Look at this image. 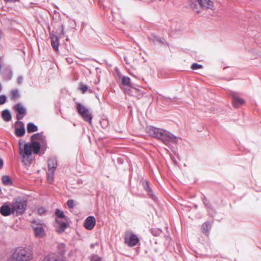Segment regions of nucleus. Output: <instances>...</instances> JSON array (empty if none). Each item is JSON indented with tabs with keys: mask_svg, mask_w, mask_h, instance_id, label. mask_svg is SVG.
<instances>
[{
	"mask_svg": "<svg viewBox=\"0 0 261 261\" xmlns=\"http://www.w3.org/2000/svg\"><path fill=\"white\" fill-rule=\"evenodd\" d=\"M32 251L25 247H17L12 252L9 261H30L33 258Z\"/></svg>",
	"mask_w": 261,
	"mask_h": 261,
	"instance_id": "nucleus-1",
	"label": "nucleus"
},
{
	"mask_svg": "<svg viewBox=\"0 0 261 261\" xmlns=\"http://www.w3.org/2000/svg\"><path fill=\"white\" fill-rule=\"evenodd\" d=\"M160 134L158 139L161 140L166 145H170L171 143H176L177 141V138L175 136L165 129H163Z\"/></svg>",
	"mask_w": 261,
	"mask_h": 261,
	"instance_id": "nucleus-2",
	"label": "nucleus"
},
{
	"mask_svg": "<svg viewBox=\"0 0 261 261\" xmlns=\"http://www.w3.org/2000/svg\"><path fill=\"white\" fill-rule=\"evenodd\" d=\"M76 104V109L79 114L83 117L85 121H88L91 124L92 116L89 110L80 102H77Z\"/></svg>",
	"mask_w": 261,
	"mask_h": 261,
	"instance_id": "nucleus-3",
	"label": "nucleus"
},
{
	"mask_svg": "<svg viewBox=\"0 0 261 261\" xmlns=\"http://www.w3.org/2000/svg\"><path fill=\"white\" fill-rule=\"evenodd\" d=\"M13 213L17 215H21L24 213L27 206L25 201L16 200L12 204Z\"/></svg>",
	"mask_w": 261,
	"mask_h": 261,
	"instance_id": "nucleus-4",
	"label": "nucleus"
},
{
	"mask_svg": "<svg viewBox=\"0 0 261 261\" xmlns=\"http://www.w3.org/2000/svg\"><path fill=\"white\" fill-rule=\"evenodd\" d=\"M139 241L138 237L132 232L127 233L125 235L124 242L129 247L136 245Z\"/></svg>",
	"mask_w": 261,
	"mask_h": 261,
	"instance_id": "nucleus-5",
	"label": "nucleus"
},
{
	"mask_svg": "<svg viewBox=\"0 0 261 261\" xmlns=\"http://www.w3.org/2000/svg\"><path fill=\"white\" fill-rule=\"evenodd\" d=\"M146 133L151 137L158 139L163 129L155 127L152 126H148L145 128Z\"/></svg>",
	"mask_w": 261,
	"mask_h": 261,
	"instance_id": "nucleus-6",
	"label": "nucleus"
},
{
	"mask_svg": "<svg viewBox=\"0 0 261 261\" xmlns=\"http://www.w3.org/2000/svg\"><path fill=\"white\" fill-rule=\"evenodd\" d=\"M16 126L15 128V134L17 137H21L25 134V127L23 123L21 121H17L15 122Z\"/></svg>",
	"mask_w": 261,
	"mask_h": 261,
	"instance_id": "nucleus-7",
	"label": "nucleus"
},
{
	"mask_svg": "<svg viewBox=\"0 0 261 261\" xmlns=\"http://www.w3.org/2000/svg\"><path fill=\"white\" fill-rule=\"evenodd\" d=\"M14 109L17 112L16 118L18 120L22 119L24 115L26 114L25 109L20 103L15 105L14 106Z\"/></svg>",
	"mask_w": 261,
	"mask_h": 261,
	"instance_id": "nucleus-8",
	"label": "nucleus"
},
{
	"mask_svg": "<svg viewBox=\"0 0 261 261\" xmlns=\"http://www.w3.org/2000/svg\"><path fill=\"white\" fill-rule=\"evenodd\" d=\"M96 224V219L93 216L88 217L84 222L85 227L89 230H92Z\"/></svg>",
	"mask_w": 261,
	"mask_h": 261,
	"instance_id": "nucleus-9",
	"label": "nucleus"
},
{
	"mask_svg": "<svg viewBox=\"0 0 261 261\" xmlns=\"http://www.w3.org/2000/svg\"><path fill=\"white\" fill-rule=\"evenodd\" d=\"M49 35L51 39V45L56 51L58 52L60 44L59 39L58 37L55 34L49 33Z\"/></svg>",
	"mask_w": 261,
	"mask_h": 261,
	"instance_id": "nucleus-10",
	"label": "nucleus"
},
{
	"mask_svg": "<svg viewBox=\"0 0 261 261\" xmlns=\"http://www.w3.org/2000/svg\"><path fill=\"white\" fill-rule=\"evenodd\" d=\"M0 213L4 216H8L14 214L12 205L10 207L7 204H3L0 208Z\"/></svg>",
	"mask_w": 261,
	"mask_h": 261,
	"instance_id": "nucleus-11",
	"label": "nucleus"
},
{
	"mask_svg": "<svg viewBox=\"0 0 261 261\" xmlns=\"http://www.w3.org/2000/svg\"><path fill=\"white\" fill-rule=\"evenodd\" d=\"M68 222H62V221L58 219H56V223L57 225L56 226V231L59 233H61L63 232L65 229L67 228L68 226Z\"/></svg>",
	"mask_w": 261,
	"mask_h": 261,
	"instance_id": "nucleus-12",
	"label": "nucleus"
},
{
	"mask_svg": "<svg viewBox=\"0 0 261 261\" xmlns=\"http://www.w3.org/2000/svg\"><path fill=\"white\" fill-rule=\"evenodd\" d=\"M232 100L233 107L236 108H239L245 102L244 99L240 98L234 93L232 94Z\"/></svg>",
	"mask_w": 261,
	"mask_h": 261,
	"instance_id": "nucleus-13",
	"label": "nucleus"
},
{
	"mask_svg": "<svg viewBox=\"0 0 261 261\" xmlns=\"http://www.w3.org/2000/svg\"><path fill=\"white\" fill-rule=\"evenodd\" d=\"M32 140L34 141H37L40 143L44 144L46 143L45 137L43 135V133H38L33 135L31 137Z\"/></svg>",
	"mask_w": 261,
	"mask_h": 261,
	"instance_id": "nucleus-14",
	"label": "nucleus"
},
{
	"mask_svg": "<svg viewBox=\"0 0 261 261\" xmlns=\"http://www.w3.org/2000/svg\"><path fill=\"white\" fill-rule=\"evenodd\" d=\"M34 231L37 238H43L45 235V231L42 224L34 227Z\"/></svg>",
	"mask_w": 261,
	"mask_h": 261,
	"instance_id": "nucleus-15",
	"label": "nucleus"
},
{
	"mask_svg": "<svg viewBox=\"0 0 261 261\" xmlns=\"http://www.w3.org/2000/svg\"><path fill=\"white\" fill-rule=\"evenodd\" d=\"M200 6L205 9H212L213 3L211 0H196Z\"/></svg>",
	"mask_w": 261,
	"mask_h": 261,
	"instance_id": "nucleus-16",
	"label": "nucleus"
},
{
	"mask_svg": "<svg viewBox=\"0 0 261 261\" xmlns=\"http://www.w3.org/2000/svg\"><path fill=\"white\" fill-rule=\"evenodd\" d=\"M19 153L20 155H31L32 154V148L30 145L25 144L24 145L23 150L19 147Z\"/></svg>",
	"mask_w": 261,
	"mask_h": 261,
	"instance_id": "nucleus-17",
	"label": "nucleus"
},
{
	"mask_svg": "<svg viewBox=\"0 0 261 261\" xmlns=\"http://www.w3.org/2000/svg\"><path fill=\"white\" fill-rule=\"evenodd\" d=\"M44 261H65V260L55 254H50L45 257Z\"/></svg>",
	"mask_w": 261,
	"mask_h": 261,
	"instance_id": "nucleus-18",
	"label": "nucleus"
},
{
	"mask_svg": "<svg viewBox=\"0 0 261 261\" xmlns=\"http://www.w3.org/2000/svg\"><path fill=\"white\" fill-rule=\"evenodd\" d=\"M212 223L211 222H206L204 223L201 226V230L203 233L208 236L210 233V230L212 227Z\"/></svg>",
	"mask_w": 261,
	"mask_h": 261,
	"instance_id": "nucleus-19",
	"label": "nucleus"
},
{
	"mask_svg": "<svg viewBox=\"0 0 261 261\" xmlns=\"http://www.w3.org/2000/svg\"><path fill=\"white\" fill-rule=\"evenodd\" d=\"M57 166V161L56 158H52L48 161V169H54L55 171Z\"/></svg>",
	"mask_w": 261,
	"mask_h": 261,
	"instance_id": "nucleus-20",
	"label": "nucleus"
},
{
	"mask_svg": "<svg viewBox=\"0 0 261 261\" xmlns=\"http://www.w3.org/2000/svg\"><path fill=\"white\" fill-rule=\"evenodd\" d=\"M2 117L6 122H9L11 119V114L8 110L2 111Z\"/></svg>",
	"mask_w": 261,
	"mask_h": 261,
	"instance_id": "nucleus-21",
	"label": "nucleus"
},
{
	"mask_svg": "<svg viewBox=\"0 0 261 261\" xmlns=\"http://www.w3.org/2000/svg\"><path fill=\"white\" fill-rule=\"evenodd\" d=\"M55 215L57 217L56 219H59V218H63L65 221L68 222V218L65 215L63 211L57 209L56 210Z\"/></svg>",
	"mask_w": 261,
	"mask_h": 261,
	"instance_id": "nucleus-22",
	"label": "nucleus"
},
{
	"mask_svg": "<svg viewBox=\"0 0 261 261\" xmlns=\"http://www.w3.org/2000/svg\"><path fill=\"white\" fill-rule=\"evenodd\" d=\"M27 129L28 133H32L37 132L38 130V127L33 123L29 122L27 124Z\"/></svg>",
	"mask_w": 261,
	"mask_h": 261,
	"instance_id": "nucleus-23",
	"label": "nucleus"
},
{
	"mask_svg": "<svg viewBox=\"0 0 261 261\" xmlns=\"http://www.w3.org/2000/svg\"><path fill=\"white\" fill-rule=\"evenodd\" d=\"M31 146V148L33 150L34 153H38L40 149V143L37 141H34L32 143Z\"/></svg>",
	"mask_w": 261,
	"mask_h": 261,
	"instance_id": "nucleus-24",
	"label": "nucleus"
},
{
	"mask_svg": "<svg viewBox=\"0 0 261 261\" xmlns=\"http://www.w3.org/2000/svg\"><path fill=\"white\" fill-rule=\"evenodd\" d=\"M55 171L54 169H48L47 172V181L49 184L52 183L54 177Z\"/></svg>",
	"mask_w": 261,
	"mask_h": 261,
	"instance_id": "nucleus-25",
	"label": "nucleus"
},
{
	"mask_svg": "<svg viewBox=\"0 0 261 261\" xmlns=\"http://www.w3.org/2000/svg\"><path fill=\"white\" fill-rule=\"evenodd\" d=\"M122 84L128 87H132V83L130 82V79L129 77L124 76L122 78Z\"/></svg>",
	"mask_w": 261,
	"mask_h": 261,
	"instance_id": "nucleus-26",
	"label": "nucleus"
},
{
	"mask_svg": "<svg viewBox=\"0 0 261 261\" xmlns=\"http://www.w3.org/2000/svg\"><path fill=\"white\" fill-rule=\"evenodd\" d=\"M22 157V162L26 166L31 164V160L30 159L31 155H21Z\"/></svg>",
	"mask_w": 261,
	"mask_h": 261,
	"instance_id": "nucleus-27",
	"label": "nucleus"
},
{
	"mask_svg": "<svg viewBox=\"0 0 261 261\" xmlns=\"http://www.w3.org/2000/svg\"><path fill=\"white\" fill-rule=\"evenodd\" d=\"M2 181L5 185H10L12 184V180L10 177L8 175L3 176Z\"/></svg>",
	"mask_w": 261,
	"mask_h": 261,
	"instance_id": "nucleus-28",
	"label": "nucleus"
},
{
	"mask_svg": "<svg viewBox=\"0 0 261 261\" xmlns=\"http://www.w3.org/2000/svg\"><path fill=\"white\" fill-rule=\"evenodd\" d=\"M19 91L17 89L12 90L11 92V99L14 100L17 97H19Z\"/></svg>",
	"mask_w": 261,
	"mask_h": 261,
	"instance_id": "nucleus-29",
	"label": "nucleus"
},
{
	"mask_svg": "<svg viewBox=\"0 0 261 261\" xmlns=\"http://www.w3.org/2000/svg\"><path fill=\"white\" fill-rule=\"evenodd\" d=\"M145 191L147 193L148 195L150 198L154 200H156V196L154 195L152 189L150 186L148 187V188L146 189Z\"/></svg>",
	"mask_w": 261,
	"mask_h": 261,
	"instance_id": "nucleus-30",
	"label": "nucleus"
},
{
	"mask_svg": "<svg viewBox=\"0 0 261 261\" xmlns=\"http://www.w3.org/2000/svg\"><path fill=\"white\" fill-rule=\"evenodd\" d=\"M80 89L82 91L83 93H85L87 90H88L90 93L92 92V91L90 89H89V87L85 85H81Z\"/></svg>",
	"mask_w": 261,
	"mask_h": 261,
	"instance_id": "nucleus-31",
	"label": "nucleus"
},
{
	"mask_svg": "<svg viewBox=\"0 0 261 261\" xmlns=\"http://www.w3.org/2000/svg\"><path fill=\"white\" fill-rule=\"evenodd\" d=\"M150 231L151 233L154 236H158L162 232V231L158 229H151Z\"/></svg>",
	"mask_w": 261,
	"mask_h": 261,
	"instance_id": "nucleus-32",
	"label": "nucleus"
},
{
	"mask_svg": "<svg viewBox=\"0 0 261 261\" xmlns=\"http://www.w3.org/2000/svg\"><path fill=\"white\" fill-rule=\"evenodd\" d=\"M202 68V66L201 64H198L197 63H193L191 65V68L193 70H196Z\"/></svg>",
	"mask_w": 261,
	"mask_h": 261,
	"instance_id": "nucleus-33",
	"label": "nucleus"
},
{
	"mask_svg": "<svg viewBox=\"0 0 261 261\" xmlns=\"http://www.w3.org/2000/svg\"><path fill=\"white\" fill-rule=\"evenodd\" d=\"M7 100V97L4 95H0V105L4 104Z\"/></svg>",
	"mask_w": 261,
	"mask_h": 261,
	"instance_id": "nucleus-34",
	"label": "nucleus"
},
{
	"mask_svg": "<svg viewBox=\"0 0 261 261\" xmlns=\"http://www.w3.org/2000/svg\"><path fill=\"white\" fill-rule=\"evenodd\" d=\"M67 204L68 207L70 208H72L74 207V200L72 199H69L67 202Z\"/></svg>",
	"mask_w": 261,
	"mask_h": 261,
	"instance_id": "nucleus-35",
	"label": "nucleus"
},
{
	"mask_svg": "<svg viewBox=\"0 0 261 261\" xmlns=\"http://www.w3.org/2000/svg\"><path fill=\"white\" fill-rule=\"evenodd\" d=\"M37 212L39 215H41L45 213L46 210L43 207H40L38 208Z\"/></svg>",
	"mask_w": 261,
	"mask_h": 261,
	"instance_id": "nucleus-36",
	"label": "nucleus"
},
{
	"mask_svg": "<svg viewBox=\"0 0 261 261\" xmlns=\"http://www.w3.org/2000/svg\"><path fill=\"white\" fill-rule=\"evenodd\" d=\"M142 187L143 188V189L145 190L146 189H147V188H148V187L150 186L149 185V182L148 181H142Z\"/></svg>",
	"mask_w": 261,
	"mask_h": 261,
	"instance_id": "nucleus-37",
	"label": "nucleus"
},
{
	"mask_svg": "<svg viewBox=\"0 0 261 261\" xmlns=\"http://www.w3.org/2000/svg\"><path fill=\"white\" fill-rule=\"evenodd\" d=\"M60 29L61 30V31L60 33H59V35L60 37H62V36H64L65 35V32H64V27L63 24L61 25Z\"/></svg>",
	"mask_w": 261,
	"mask_h": 261,
	"instance_id": "nucleus-38",
	"label": "nucleus"
},
{
	"mask_svg": "<svg viewBox=\"0 0 261 261\" xmlns=\"http://www.w3.org/2000/svg\"><path fill=\"white\" fill-rule=\"evenodd\" d=\"M23 76H19L17 78V83L19 85H21L23 82Z\"/></svg>",
	"mask_w": 261,
	"mask_h": 261,
	"instance_id": "nucleus-39",
	"label": "nucleus"
},
{
	"mask_svg": "<svg viewBox=\"0 0 261 261\" xmlns=\"http://www.w3.org/2000/svg\"><path fill=\"white\" fill-rule=\"evenodd\" d=\"M205 205L206 207H207V210H208V213H209L210 214H211L210 211H212V210H212V207H211V205H210V204H207V203H205Z\"/></svg>",
	"mask_w": 261,
	"mask_h": 261,
	"instance_id": "nucleus-40",
	"label": "nucleus"
},
{
	"mask_svg": "<svg viewBox=\"0 0 261 261\" xmlns=\"http://www.w3.org/2000/svg\"><path fill=\"white\" fill-rule=\"evenodd\" d=\"M92 261H103L102 259L98 257H96L92 259Z\"/></svg>",
	"mask_w": 261,
	"mask_h": 261,
	"instance_id": "nucleus-41",
	"label": "nucleus"
},
{
	"mask_svg": "<svg viewBox=\"0 0 261 261\" xmlns=\"http://www.w3.org/2000/svg\"><path fill=\"white\" fill-rule=\"evenodd\" d=\"M3 164H4L3 161L1 158H0V169L1 168H2V167L3 166Z\"/></svg>",
	"mask_w": 261,
	"mask_h": 261,
	"instance_id": "nucleus-42",
	"label": "nucleus"
},
{
	"mask_svg": "<svg viewBox=\"0 0 261 261\" xmlns=\"http://www.w3.org/2000/svg\"><path fill=\"white\" fill-rule=\"evenodd\" d=\"M171 158L172 160L174 163H175V162H176L175 159H174V158L173 156L171 155Z\"/></svg>",
	"mask_w": 261,
	"mask_h": 261,
	"instance_id": "nucleus-43",
	"label": "nucleus"
},
{
	"mask_svg": "<svg viewBox=\"0 0 261 261\" xmlns=\"http://www.w3.org/2000/svg\"><path fill=\"white\" fill-rule=\"evenodd\" d=\"M16 0H5V1L7 2H15Z\"/></svg>",
	"mask_w": 261,
	"mask_h": 261,
	"instance_id": "nucleus-44",
	"label": "nucleus"
},
{
	"mask_svg": "<svg viewBox=\"0 0 261 261\" xmlns=\"http://www.w3.org/2000/svg\"><path fill=\"white\" fill-rule=\"evenodd\" d=\"M195 5H196L194 4H190L191 7H192V8H194V6H195Z\"/></svg>",
	"mask_w": 261,
	"mask_h": 261,
	"instance_id": "nucleus-45",
	"label": "nucleus"
},
{
	"mask_svg": "<svg viewBox=\"0 0 261 261\" xmlns=\"http://www.w3.org/2000/svg\"><path fill=\"white\" fill-rule=\"evenodd\" d=\"M66 40V41H68L69 40V38L68 37H67Z\"/></svg>",
	"mask_w": 261,
	"mask_h": 261,
	"instance_id": "nucleus-46",
	"label": "nucleus"
}]
</instances>
